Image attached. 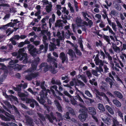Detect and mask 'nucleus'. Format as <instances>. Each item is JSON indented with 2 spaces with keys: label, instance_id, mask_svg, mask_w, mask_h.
<instances>
[{
  "label": "nucleus",
  "instance_id": "12",
  "mask_svg": "<svg viewBox=\"0 0 126 126\" xmlns=\"http://www.w3.org/2000/svg\"><path fill=\"white\" fill-rule=\"evenodd\" d=\"M45 82L44 81L42 82L41 84V88L43 89V90L41 92L43 93H50V91L48 89H47V90H45V88L44 86V85L45 84Z\"/></svg>",
  "mask_w": 126,
  "mask_h": 126
},
{
  "label": "nucleus",
  "instance_id": "31",
  "mask_svg": "<svg viewBox=\"0 0 126 126\" xmlns=\"http://www.w3.org/2000/svg\"><path fill=\"white\" fill-rule=\"evenodd\" d=\"M26 119V123L27 124H30L32 123V121L31 119L29 117L26 116H25Z\"/></svg>",
  "mask_w": 126,
  "mask_h": 126
},
{
  "label": "nucleus",
  "instance_id": "57",
  "mask_svg": "<svg viewBox=\"0 0 126 126\" xmlns=\"http://www.w3.org/2000/svg\"><path fill=\"white\" fill-rule=\"evenodd\" d=\"M88 25L90 27H91L93 24V22L91 20L88 19Z\"/></svg>",
  "mask_w": 126,
  "mask_h": 126
},
{
  "label": "nucleus",
  "instance_id": "49",
  "mask_svg": "<svg viewBox=\"0 0 126 126\" xmlns=\"http://www.w3.org/2000/svg\"><path fill=\"white\" fill-rule=\"evenodd\" d=\"M32 29L33 30L35 31H41V28L40 27L37 28L36 27H33Z\"/></svg>",
  "mask_w": 126,
  "mask_h": 126
},
{
  "label": "nucleus",
  "instance_id": "59",
  "mask_svg": "<svg viewBox=\"0 0 126 126\" xmlns=\"http://www.w3.org/2000/svg\"><path fill=\"white\" fill-rule=\"evenodd\" d=\"M100 65L99 68L98 69V72L99 73V74H100L101 73V72H103V69L102 68V67Z\"/></svg>",
  "mask_w": 126,
  "mask_h": 126
},
{
  "label": "nucleus",
  "instance_id": "29",
  "mask_svg": "<svg viewBox=\"0 0 126 126\" xmlns=\"http://www.w3.org/2000/svg\"><path fill=\"white\" fill-rule=\"evenodd\" d=\"M114 50L117 52L119 53L120 52V49L118 47H117L115 45H113L112 46Z\"/></svg>",
  "mask_w": 126,
  "mask_h": 126
},
{
  "label": "nucleus",
  "instance_id": "38",
  "mask_svg": "<svg viewBox=\"0 0 126 126\" xmlns=\"http://www.w3.org/2000/svg\"><path fill=\"white\" fill-rule=\"evenodd\" d=\"M75 98L77 99H79V100L80 102L84 103V101L80 97L79 95H77L75 97Z\"/></svg>",
  "mask_w": 126,
  "mask_h": 126
},
{
  "label": "nucleus",
  "instance_id": "36",
  "mask_svg": "<svg viewBox=\"0 0 126 126\" xmlns=\"http://www.w3.org/2000/svg\"><path fill=\"white\" fill-rule=\"evenodd\" d=\"M102 120L104 122L107 124V125H109L110 124V122L109 120H108V118H106L105 120L104 118H102Z\"/></svg>",
  "mask_w": 126,
  "mask_h": 126
},
{
  "label": "nucleus",
  "instance_id": "16",
  "mask_svg": "<svg viewBox=\"0 0 126 126\" xmlns=\"http://www.w3.org/2000/svg\"><path fill=\"white\" fill-rule=\"evenodd\" d=\"M60 58L62 60V62L63 63H64L66 58L65 54L63 52L60 53Z\"/></svg>",
  "mask_w": 126,
  "mask_h": 126
},
{
  "label": "nucleus",
  "instance_id": "55",
  "mask_svg": "<svg viewBox=\"0 0 126 126\" xmlns=\"http://www.w3.org/2000/svg\"><path fill=\"white\" fill-rule=\"evenodd\" d=\"M60 32H58L57 33L56 36L58 37L60 40H62L63 39V37L60 35Z\"/></svg>",
  "mask_w": 126,
  "mask_h": 126
},
{
  "label": "nucleus",
  "instance_id": "33",
  "mask_svg": "<svg viewBox=\"0 0 126 126\" xmlns=\"http://www.w3.org/2000/svg\"><path fill=\"white\" fill-rule=\"evenodd\" d=\"M67 53L70 56L75 57L76 56L74 52L71 49H69Z\"/></svg>",
  "mask_w": 126,
  "mask_h": 126
},
{
  "label": "nucleus",
  "instance_id": "47",
  "mask_svg": "<svg viewBox=\"0 0 126 126\" xmlns=\"http://www.w3.org/2000/svg\"><path fill=\"white\" fill-rule=\"evenodd\" d=\"M64 94L68 96V97L70 98H73V97L71 96L68 92L67 91H64Z\"/></svg>",
  "mask_w": 126,
  "mask_h": 126
},
{
  "label": "nucleus",
  "instance_id": "6",
  "mask_svg": "<svg viewBox=\"0 0 126 126\" xmlns=\"http://www.w3.org/2000/svg\"><path fill=\"white\" fill-rule=\"evenodd\" d=\"M34 46L31 44H29L28 45L27 48L30 54L33 56H34L36 53H39L36 51V49L34 48Z\"/></svg>",
  "mask_w": 126,
  "mask_h": 126
},
{
  "label": "nucleus",
  "instance_id": "51",
  "mask_svg": "<svg viewBox=\"0 0 126 126\" xmlns=\"http://www.w3.org/2000/svg\"><path fill=\"white\" fill-rule=\"evenodd\" d=\"M98 72V71H96L94 70H93L92 71V73L93 74L95 75L96 76H98V75L99 74H98L97 73V72Z\"/></svg>",
  "mask_w": 126,
  "mask_h": 126
},
{
  "label": "nucleus",
  "instance_id": "64",
  "mask_svg": "<svg viewBox=\"0 0 126 126\" xmlns=\"http://www.w3.org/2000/svg\"><path fill=\"white\" fill-rule=\"evenodd\" d=\"M9 123H7V124L4 122H1V125L2 126H9Z\"/></svg>",
  "mask_w": 126,
  "mask_h": 126
},
{
  "label": "nucleus",
  "instance_id": "2",
  "mask_svg": "<svg viewBox=\"0 0 126 126\" xmlns=\"http://www.w3.org/2000/svg\"><path fill=\"white\" fill-rule=\"evenodd\" d=\"M6 61H10V62L9 63V65L8 66L9 68H10V67H11L14 69H17L19 70L22 69V66L16 64L18 62V60H17L14 61L12 60L10 58L6 59L0 58V62H3Z\"/></svg>",
  "mask_w": 126,
  "mask_h": 126
},
{
  "label": "nucleus",
  "instance_id": "60",
  "mask_svg": "<svg viewBox=\"0 0 126 126\" xmlns=\"http://www.w3.org/2000/svg\"><path fill=\"white\" fill-rule=\"evenodd\" d=\"M81 79L85 82L86 83L87 82V81L86 79V77L85 76L82 75Z\"/></svg>",
  "mask_w": 126,
  "mask_h": 126
},
{
  "label": "nucleus",
  "instance_id": "37",
  "mask_svg": "<svg viewBox=\"0 0 126 126\" xmlns=\"http://www.w3.org/2000/svg\"><path fill=\"white\" fill-rule=\"evenodd\" d=\"M69 112H66V114H65L63 115V117L65 119H70V117L69 116Z\"/></svg>",
  "mask_w": 126,
  "mask_h": 126
},
{
  "label": "nucleus",
  "instance_id": "1",
  "mask_svg": "<svg viewBox=\"0 0 126 126\" xmlns=\"http://www.w3.org/2000/svg\"><path fill=\"white\" fill-rule=\"evenodd\" d=\"M39 59L37 57L34 60L32 64V67L31 68L29 69L28 70L24 72L28 73V75L25 76V79L29 80H31L32 79L35 78L38 75V73H33L34 71L36 69L37 66L39 61Z\"/></svg>",
  "mask_w": 126,
  "mask_h": 126
},
{
  "label": "nucleus",
  "instance_id": "32",
  "mask_svg": "<svg viewBox=\"0 0 126 126\" xmlns=\"http://www.w3.org/2000/svg\"><path fill=\"white\" fill-rule=\"evenodd\" d=\"M32 103H31L30 104V106L32 108H34V104L38 106V103L36 102V101L34 99H32Z\"/></svg>",
  "mask_w": 126,
  "mask_h": 126
},
{
  "label": "nucleus",
  "instance_id": "17",
  "mask_svg": "<svg viewBox=\"0 0 126 126\" xmlns=\"http://www.w3.org/2000/svg\"><path fill=\"white\" fill-rule=\"evenodd\" d=\"M73 83L74 84V85H78V83L80 85L82 86H83L84 85V84L83 82L81 81L76 79H73Z\"/></svg>",
  "mask_w": 126,
  "mask_h": 126
},
{
  "label": "nucleus",
  "instance_id": "44",
  "mask_svg": "<svg viewBox=\"0 0 126 126\" xmlns=\"http://www.w3.org/2000/svg\"><path fill=\"white\" fill-rule=\"evenodd\" d=\"M4 103L10 109L12 108L11 105L7 101H5L4 102Z\"/></svg>",
  "mask_w": 126,
  "mask_h": 126
},
{
  "label": "nucleus",
  "instance_id": "43",
  "mask_svg": "<svg viewBox=\"0 0 126 126\" xmlns=\"http://www.w3.org/2000/svg\"><path fill=\"white\" fill-rule=\"evenodd\" d=\"M117 113L118 114L122 120H123V116L122 113V112L119 110H118L117 111Z\"/></svg>",
  "mask_w": 126,
  "mask_h": 126
},
{
  "label": "nucleus",
  "instance_id": "4",
  "mask_svg": "<svg viewBox=\"0 0 126 126\" xmlns=\"http://www.w3.org/2000/svg\"><path fill=\"white\" fill-rule=\"evenodd\" d=\"M79 106L82 108L80 109L79 112L80 114L79 116V118L82 121H85L87 117V114L85 112L86 108L85 106L79 105Z\"/></svg>",
  "mask_w": 126,
  "mask_h": 126
},
{
  "label": "nucleus",
  "instance_id": "61",
  "mask_svg": "<svg viewBox=\"0 0 126 126\" xmlns=\"http://www.w3.org/2000/svg\"><path fill=\"white\" fill-rule=\"evenodd\" d=\"M96 45L97 46H102V44L101 41H99L98 42H96Z\"/></svg>",
  "mask_w": 126,
  "mask_h": 126
},
{
  "label": "nucleus",
  "instance_id": "50",
  "mask_svg": "<svg viewBox=\"0 0 126 126\" xmlns=\"http://www.w3.org/2000/svg\"><path fill=\"white\" fill-rule=\"evenodd\" d=\"M68 34L67 35H66L65 36L66 38H69L70 36L71 35H73V33H71L68 30L67 31Z\"/></svg>",
  "mask_w": 126,
  "mask_h": 126
},
{
  "label": "nucleus",
  "instance_id": "22",
  "mask_svg": "<svg viewBox=\"0 0 126 126\" xmlns=\"http://www.w3.org/2000/svg\"><path fill=\"white\" fill-rule=\"evenodd\" d=\"M112 101L114 104L117 107H120L121 106V103L117 100L116 99H113V100Z\"/></svg>",
  "mask_w": 126,
  "mask_h": 126
},
{
  "label": "nucleus",
  "instance_id": "26",
  "mask_svg": "<svg viewBox=\"0 0 126 126\" xmlns=\"http://www.w3.org/2000/svg\"><path fill=\"white\" fill-rule=\"evenodd\" d=\"M50 44L49 46V49L50 51H53L56 48V45L53 43L50 42Z\"/></svg>",
  "mask_w": 126,
  "mask_h": 126
},
{
  "label": "nucleus",
  "instance_id": "58",
  "mask_svg": "<svg viewBox=\"0 0 126 126\" xmlns=\"http://www.w3.org/2000/svg\"><path fill=\"white\" fill-rule=\"evenodd\" d=\"M71 101L73 105H75L77 104V102L75 99H71Z\"/></svg>",
  "mask_w": 126,
  "mask_h": 126
},
{
  "label": "nucleus",
  "instance_id": "11",
  "mask_svg": "<svg viewBox=\"0 0 126 126\" xmlns=\"http://www.w3.org/2000/svg\"><path fill=\"white\" fill-rule=\"evenodd\" d=\"M95 93L96 94V97L98 98H99V97L97 95L98 94L99 95L103 96L105 97L106 99L107 100L108 102H109V100L108 98L107 97L106 95L103 93H100L97 90H95L94 91Z\"/></svg>",
  "mask_w": 126,
  "mask_h": 126
},
{
  "label": "nucleus",
  "instance_id": "42",
  "mask_svg": "<svg viewBox=\"0 0 126 126\" xmlns=\"http://www.w3.org/2000/svg\"><path fill=\"white\" fill-rule=\"evenodd\" d=\"M104 39L109 44H110V39L109 36H104Z\"/></svg>",
  "mask_w": 126,
  "mask_h": 126
},
{
  "label": "nucleus",
  "instance_id": "20",
  "mask_svg": "<svg viewBox=\"0 0 126 126\" xmlns=\"http://www.w3.org/2000/svg\"><path fill=\"white\" fill-rule=\"evenodd\" d=\"M81 22V20L80 17H77L76 18L75 22L78 26L80 27Z\"/></svg>",
  "mask_w": 126,
  "mask_h": 126
},
{
  "label": "nucleus",
  "instance_id": "24",
  "mask_svg": "<svg viewBox=\"0 0 126 126\" xmlns=\"http://www.w3.org/2000/svg\"><path fill=\"white\" fill-rule=\"evenodd\" d=\"M62 21L61 20H57L55 24V26L60 27L62 26L63 24Z\"/></svg>",
  "mask_w": 126,
  "mask_h": 126
},
{
  "label": "nucleus",
  "instance_id": "5",
  "mask_svg": "<svg viewBox=\"0 0 126 126\" xmlns=\"http://www.w3.org/2000/svg\"><path fill=\"white\" fill-rule=\"evenodd\" d=\"M40 69L41 70L43 69V71L45 72L48 70L51 73L53 74H55L57 72V71L51 65L48 66L46 63H43L41 64L40 66Z\"/></svg>",
  "mask_w": 126,
  "mask_h": 126
},
{
  "label": "nucleus",
  "instance_id": "56",
  "mask_svg": "<svg viewBox=\"0 0 126 126\" xmlns=\"http://www.w3.org/2000/svg\"><path fill=\"white\" fill-rule=\"evenodd\" d=\"M86 74L89 79L91 77V74L90 72L89 71H87L86 72Z\"/></svg>",
  "mask_w": 126,
  "mask_h": 126
},
{
  "label": "nucleus",
  "instance_id": "13",
  "mask_svg": "<svg viewBox=\"0 0 126 126\" xmlns=\"http://www.w3.org/2000/svg\"><path fill=\"white\" fill-rule=\"evenodd\" d=\"M51 117H50L49 115H46V116L48 119L49 121L51 123L53 122V121L55 120L56 121H57L56 118L53 116V113H51L50 114Z\"/></svg>",
  "mask_w": 126,
  "mask_h": 126
},
{
  "label": "nucleus",
  "instance_id": "28",
  "mask_svg": "<svg viewBox=\"0 0 126 126\" xmlns=\"http://www.w3.org/2000/svg\"><path fill=\"white\" fill-rule=\"evenodd\" d=\"M19 96L21 98V100H24L25 99V97H26V95L24 93L19 92L18 94Z\"/></svg>",
  "mask_w": 126,
  "mask_h": 126
},
{
  "label": "nucleus",
  "instance_id": "14",
  "mask_svg": "<svg viewBox=\"0 0 126 126\" xmlns=\"http://www.w3.org/2000/svg\"><path fill=\"white\" fill-rule=\"evenodd\" d=\"M47 39V36L44 35L43 36V41L45 45L44 49L45 50V52H46L48 48V44L45 41Z\"/></svg>",
  "mask_w": 126,
  "mask_h": 126
},
{
  "label": "nucleus",
  "instance_id": "21",
  "mask_svg": "<svg viewBox=\"0 0 126 126\" xmlns=\"http://www.w3.org/2000/svg\"><path fill=\"white\" fill-rule=\"evenodd\" d=\"M57 86L55 85H54L52 86L50 88V90L52 92L53 94L54 95H55V93L54 91L53 90V89H54L56 91L58 92V91L57 90Z\"/></svg>",
  "mask_w": 126,
  "mask_h": 126
},
{
  "label": "nucleus",
  "instance_id": "27",
  "mask_svg": "<svg viewBox=\"0 0 126 126\" xmlns=\"http://www.w3.org/2000/svg\"><path fill=\"white\" fill-rule=\"evenodd\" d=\"M98 105V108L100 110L102 111H105V109L104 108L102 104L101 103H99Z\"/></svg>",
  "mask_w": 126,
  "mask_h": 126
},
{
  "label": "nucleus",
  "instance_id": "35",
  "mask_svg": "<svg viewBox=\"0 0 126 126\" xmlns=\"http://www.w3.org/2000/svg\"><path fill=\"white\" fill-rule=\"evenodd\" d=\"M41 3L42 4L43 6H44L47 4L49 5V2H48L47 0H43L41 1Z\"/></svg>",
  "mask_w": 126,
  "mask_h": 126
},
{
  "label": "nucleus",
  "instance_id": "48",
  "mask_svg": "<svg viewBox=\"0 0 126 126\" xmlns=\"http://www.w3.org/2000/svg\"><path fill=\"white\" fill-rule=\"evenodd\" d=\"M116 22L117 24V26L119 27L121 29L123 27L119 21L118 20H116Z\"/></svg>",
  "mask_w": 126,
  "mask_h": 126
},
{
  "label": "nucleus",
  "instance_id": "15",
  "mask_svg": "<svg viewBox=\"0 0 126 126\" xmlns=\"http://www.w3.org/2000/svg\"><path fill=\"white\" fill-rule=\"evenodd\" d=\"M22 86L23 87V88L24 89L26 88L27 86V84L26 83H24L23 85L22 84H20V85H19L18 86V87H19V88L17 87V88H15L14 89L16 91H20L21 90L20 87H21Z\"/></svg>",
  "mask_w": 126,
  "mask_h": 126
},
{
  "label": "nucleus",
  "instance_id": "23",
  "mask_svg": "<svg viewBox=\"0 0 126 126\" xmlns=\"http://www.w3.org/2000/svg\"><path fill=\"white\" fill-rule=\"evenodd\" d=\"M54 102L56 106H57V108L58 110L59 111H61L62 110V108L59 102L57 100H55L54 101Z\"/></svg>",
  "mask_w": 126,
  "mask_h": 126
},
{
  "label": "nucleus",
  "instance_id": "63",
  "mask_svg": "<svg viewBox=\"0 0 126 126\" xmlns=\"http://www.w3.org/2000/svg\"><path fill=\"white\" fill-rule=\"evenodd\" d=\"M75 50L77 54L79 55H81V53L79 50H78V49L77 48H75Z\"/></svg>",
  "mask_w": 126,
  "mask_h": 126
},
{
  "label": "nucleus",
  "instance_id": "30",
  "mask_svg": "<svg viewBox=\"0 0 126 126\" xmlns=\"http://www.w3.org/2000/svg\"><path fill=\"white\" fill-rule=\"evenodd\" d=\"M114 94L116 96L120 99H121L123 97L122 94L118 92L115 91L114 92Z\"/></svg>",
  "mask_w": 126,
  "mask_h": 126
},
{
  "label": "nucleus",
  "instance_id": "53",
  "mask_svg": "<svg viewBox=\"0 0 126 126\" xmlns=\"http://www.w3.org/2000/svg\"><path fill=\"white\" fill-rule=\"evenodd\" d=\"M110 14L111 16H115L116 15V12L115 11L112 10L111 11Z\"/></svg>",
  "mask_w": 126,
  "mask_h": 126
},
{
  "label": "nucleus",
  "instance_id": "3",
  "mask_svg": "<svg viewBox=\"0 0 126 126\" xmlns=\"http://www.w3.org/2000/svg\"><path fill=\"white\" fill-rule=\"evenodd\" d=\"M26 49V47L20 49L18 51V55L17 57V58H19L20 60H23V62L24 63L28 62L27 54L26 53H24L25 49Z\"/></svg>",
  "mask_w": 126,
  "mask_h": 126
},
{
  "label": "nucleus",
  "instance_id": "19",
  "mask_svg": "<svg viewBox=\"0 0 126 126\" xmlns=\"http://www.w3.org/2000/svg\"><path fill=\"white\" fill-rule=\"evenodd\" d=\"M94 61L96 65L99 64L100 66H102L103 65V63L102 61L97 59V58H95Z\"/></svg>",
  "mask_w": 126,
  "mask_h": 126
},
{
  "label": "nucleus",
  "instance_id": "18",
  "mask_svg": "<svg viewBox=\"0 0 126 126\" xmlns=\"http://www.w3.org/2000/svg\"><path fill=\"white\" fill-rule=\"evenodd\" d=\"M52 5L51 2H49V5H47L46 7V10L47 12L49 13L51 11Z\"/></svg>",
  "mask_w": 126,
  "mask_h": 126
},
{
  "label": "nucleus",
  "instance_id": "46",
  "mask_svg": "<svg viewBox=\"0 0 126 126\" xmlns=\"http://www.w3.org/2000/svg\"><path fill=\"white\" fill-rule=\"evenodd\" d=\"M85 93L89 97H92V95L88 91H85Z\"/></svg>",
  "mask_w": 126,
  "mask_h": 126
},
{
  "label": "nucleus",
  "instance_id": "45",
  "mask_svg": "<svg viewBox=\"0 0 126 126\" xmlns=\"http://www.w3.org/2000/svg\"><path fill=\"white\" fill-rule=\"evenodd\" d=\"M13 32V31L11 30L10 28L8 29L6 31V33H9L8 34V36L9 35L11 34Z\"/></svg>",
  "mask_w": 126,
  "mask_h": 126
},
{
  "label": "nucleus",
  "instance_id": "10",
  "mask_svg": "<svg viewBox=\"0 0 126 126\" xmlns=\"http://www.w3.org/2000/svg\"><path fill=\"white\" fill-rule=\"evenodd\" d=\"M40 94L41 96L40 100L39 97H37V99L40 103L43 104L45 101L44 99V98L45 99V94L41 92Z\"/></svg>",
  "mask_w": 126,
  "mask_h": 126
},
{
  "label": "nucleus",
  "instance_id": "7",
  "mask_svg": "<svg viewBox=\"0 0 126 126\" xmlns=\"http://www.w3.org/2000/svg\"><path fill=\"white\" fill-rule=\"evenodd\" d=\"M4 113L7 117H6L4 116L1 115V117L2 120L5 121H10L11 119H14L13 115L6 112H4Z\"/></svg>",
  "mask_w": 126,
  "mask_h": 126
},
{
  "label": "nucleus",
  "instance_id": "54",
  "mask_svg": "<svg viewBox=\"0 0 126 126\" xmlns=\"http://www.w3.org/2000/svg\"><path fill=\"white\" fill-rule=\"evenodd\" d=\"M0 66L1 67V69H2L4 70L6 69L7 68L5 66L4 64L2 63H0Z\"/></svg>",
  "mask_w": 126,
  "mask_h": 126
},
{
  "label": "nucleus",
  "instance_id": "25",
  "mask_svg": "<svg viewBox=\"0 0 126 126\" xmlns=\"http://www.w3.org/2000/svg\"><path fill=\"white\" fill-rule=\"evenodd\" d=\"M106 108L108 111L111 114H113L114 113L113 111L110 107L107 105L105 106Z\"/></svg>",
  "mask_w": 126,
  "mask_h": 126
},
{
  "label": "nucleus",
  "instance_id": "8",
  "mask_svg": "<svg viewBox=\"0 0 126 126\" xmlns=\"http://www.w3.org/2000/svg\"><path fill=\"white\" fill-rule=\"evenodd\" d=\"M88 110L89 113L92 115V117L93 119L96 122H97L98 120L97 118L94 116L96 113L95 109L93 107H90L89 108Z\"/></svg>",
  "mask_w": 126,
  "mask_h": 126
},
{
  "label": "nucleus",
  "instance_id": "9",
  "mask_svg": "<svg viewBox=\"0 0 126 126\" xmlns=\"http://www.w3.org/2000/svg\"><path fill=\"white\" fill-rule=\"evenodd\" d=\"M47 57V62L49 63L53 62V64L55 67L57 68V64L55 62L56 61V59L54 58H52L50 53H49L48 54Z\"/></svg>",
  "mask_w": 126,
  "mask_h": 126
},
{
  "label": "nucleus",
  "instance_id": "40",
  "mask_svg": "<svg viewBox=\"0 0 126 126\" xmlns=\"http://www.w3.org/2000/svg\"><path fill=\"white\" fill-rule=\"evenodd\" d=\"M83 15L85 20L87 21L88 20V18L87 17V16L88 17V16L86 13L83 12Z\"/></svg>",
  "mask_w": 126,
  "mask_h": 126
},
{
  "label": "nucleus",
  "instance_id": "62",
  "mask_svg": "<svg viewBox=\"0 0 126 126\" xmlns=\"http://www.w3.org/2000/svg\"><path fill=\"white\" fill-rule=\"evenodd\" d=\"M109 31L110 33L111 34L113 35L114 36H115V34L114 32L111 28H110Z\"/></svg>",
  "mask_w": 126,
  "mask_h": 126
},
{
  "label": "nucleus",
  "instance_id": "39",
  "mask_svg": "<svg viewBox=\"0 0 126 126\" xmlns=\"http://www.w3.org/2000/svg\"><path fill=\"white\" fill-rule=\"evenodd\" d=\"M11 38H13V39L18 40L20 39V37L19 35H16L13 36Z\"/></svg>",
  "mask_w": 126,
  "mask_h": 126
},
{
  "label": "nucleus",
  "instance_id": "34",
  "mask_svg": "<svg viewBox=\"0 0 126 126\" xmlns=\"http://www.w3.org/2000/svg\"><path fill=\"white\" fill-rule=\"evenodd\" d=\"M106 81L107 82H110V88H111L112 86V85L113 84V82L112 80L109 78H107L106 79Z\"/></svg>",
  "mask_w": 126,
  "mask_h": 126
},
{
  "label": "nucleus",
  "instance_id": "41",
  "mask_svg": "<svg viewBox=\"0 0 126 126\" xmlns=\"http://www.w3.org/2000/svg\"><path fill=\"white\" fill-rule=\"evenodd\" d=\"M111 26L112 28L114 31H117L116 29V25L113 22Z\"/></svg>",
  "mask_w": 126,
  "mask_h": 126
},
{
  "label": "nucleus",
  "instance_id": "52",
  "mask_svg": "<svg viewBox=\"0 0 126 126\" xmlns=\"http://www.w3.org/2000/svg\"><path fill=\"white\" fill-rule=\"evenodd\" d=\"M33 44L36 46L39 45L40 44V42L39 41H35L33 42Z\"/></svg>",
  "mask_w": 126,
  "mask_h": 126
}]
</instances>
